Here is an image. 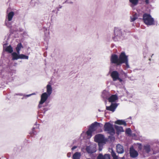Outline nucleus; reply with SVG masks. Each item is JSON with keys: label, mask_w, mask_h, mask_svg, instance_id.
Here are the masks:
<instances>
[{"label": "nucleus", "mask_w": 159, "mask_h": 159, "mask_svg": "<svg viewBox=\"0 0 159 159\" xmlns=\"http://www.w3.org/2000/svg\"><path fill=\"white\" fill-rule=\"evenodd\" d=\"M102 125V124L96 122L92 124L86 133L83 132L81 134V137L84 139L90 138L92 136V132L96 130Z\"/></svg>", "instance_id": "f257e3e1"}, {"label": "nucleus", "mask_w": 159, "mask_h": 159, "mask_svg": "<svg viewBox=\"0 0 159 159\" xmlns=\"http://www.w3.org/2000/svg\"><path fill=\"white\" fill-rule=\"evenodd\" d=\"M119 58L120 65L122 63H125L126 67L128 68H129V66L128 64V56L125 55L124 52L121 53Z\"/></svg>", "instance_id": "f03ea898"}, {"label": "nucleus", "mask_w": 159, "mask_h": 159, "mask_svg": "<svg viewBox=\"0 0 159 159\" xmlns=\"http://www.w3.org/2000/svg\"><path fill=\"white\" fill-rule=\"evenodd\" d=\"M143 20L144 23L147 25H152L154 24V20L150 15L145 13L143 16Z\"/></svg>", "instance_id": "7ed1b4c3"}, {"label": "nucleus", "mask_w": 159, "mask_h": 159, "mask_svg": "<svg viewBox=\"0 0 159 159\" xmlns=\"http://www.w3.org/2000/svg\"><path fill=\"white\" fill-rule=\"evenodd\" d=\"M104 131L111 135H113L115 131L112 125L109 122L106 123L104 126Z\"/></svg>", "instance_id": "20e7f679"}, {"label": "nucleus", "mask_w": 159, "mask_h": 159, "mask_svg": "<svg viewBox=\"0 0 159 159\" xmlns=\"http://www.w3.org/2000/svg\"><path fill=\"white\" fill-rule=\"evenodd\" d=\"M14 15V12L12 11H11L8 13L6 16L5 24L9 28H11L12 27V22L11 21Z\"/></svg>", "instance_id": "39448f33"}, {"label": "nucleus", "mask_w": 159, "mask_h": 159, "mask_svg": "<svg viewBox=\"0 0 159 159\" xmlns=\"http://www.w3.org/2000/svg\"><path fill=\"white\" fill-rule=\"evenodd\" d=\"M115 36L113 39L115 41H119L123 39V36L121 30L118 28H116L114 29Z\"/></svg>", "instance_id": "423d86ee"}, {"label": "nucleus", "mask_w": 159, "mask_h": 159, "mask_svg": "<svg viewBox=\"0 0 159 159\" xmlns=\"http://www.w3.org/2000/svg\"><path fill=\"white\" fill-rule=\"evenodd\" d=\"M94 140L98 143V144L105 143L106 142L104 136L101 134H97L95 136Z\"/></svg>", "instance_id": "0eeeda50"}, {"label": "nucleus", "mask_w": 159, "mask_h": 159, "mask_svg": "<svg viewBox=\"0 0 159 159\" xmlns=\"http://www.w3.org/2000/svg\"><path fill=\"white\" fill-rule=\"evenodd\" d=\"M47 93H42L41 96V100L39 102L38 107L39 108L42 107V105L43 104L47 99L49 96Z\"/></svg>", "instance_id": "6e6552de"}, {"label": "nucleus", "mask_w": 159, "mask_h": 159, "mask_svg": "<svg viewBox=\"0 0 159 159\" xmlns=\"http://www.w3.org/2000/svg\"><path fill=\"white\" fill-rule=\"evenodd\" d=\"M111 76L114 81L118 80L120 82L122 81V80L119 78V73L116 71H112L111 74Z\"/></svg>", "instance_id": "1a4fd4ad"}, {"label": "nucleus", "mask_w": 159, "mask_h": 159, "mask_svg": "<svg viewBox=\"0 0 159 159\" xmlns=\"http://www.w3.org/2000/svg\"><path fill=\"white\" fill-rule=\"evenodd\" d=\"M111 63L115 64L116 65H120L119 58L118 56L116 54L111 55Z\"/></svg>", "instance_id": "9d476101"}, {"label": "nucleus", "mask_w": 159, "mask_h": 159, "mask_svg": "<svg viewBox=\"0 0 159 159\" xmlns=\"http://www.w3.org/2000/svg\"><path fill=\"white\" fill-rule=\"evenodd\" d=\"M86 151L89 153H92L96 151L95 146L94 145L91 144L88 146L86 148Z\"/></svg>", "instance_id": "9b49d317"}, {"label": "nucleus", "mask_w": 159, "mask_h": 159, "mask_svg": "<svg viewBox=\"0 0 159 159\" xmlns=\"http://www.w3.org/2000/svg\"><path fill=\"white\" fill-rule=\"evenodd\" d=\"M129 153L130 157L132 158L136 157L138 155V153L135 150L133 147L130 148Z\"/></svg>", "instance_id": "f8f14e48"}, {"label": "nucleus", "mask_w": 159, "mask_h": 159, "mask_svg": "<svg viewBox=\"0 0 159 159\" xmlns=\"http://www.w3.org/2000/svg\"><path fill=\"white\" fill-rule=\"evenodd\" d=\"M117 106L116 103H111V105L109 107H106V109L113 112L115 111L116 109Z\"/></svg>", "instance_id": "ddd939ff"}, {"label": "nucleus", "mask_w": 159, "mask_h": 159, "mask_svg": "<svg viewBox=\"0 0 159 159\" xmlns=\"http://www.w3.org/2000/svg\"><path fill=\"white\" fill-rule=\"evenodd\" d=\"M117 152L118 153L121 154L124 152V150L123 146L118 144L116 146Z\"/></svg>", "instance_id": "4468645a"}, {"label": "nucleus", "mask_w": 159, "mask_h": 159, "mask_svg": "<svg viewBox=\"0 0 159 159\" xmlns=\"http://www.w3.org/2000/svg\"><path fill=\"white\" fill-rule=\"evenodd\" d=\"M139 0H129L130 6L133 8L137 6L139 3Z\"/></svg>", "instance_id": "2eb2a0df"}, {"label": "nucleus", "mask_w": 159, "mask_h": 159, "mask_svg": "<svg viewBox=\"0 0 159 159\" xmlns=\"http://www.w3.org/2000/svg\"><path fill=\"white\" fill-rule=\"evenodd\" d=\"M110 95L111 94L108 91L104 90L102 93V97L103 98L107 99L108 98Z\"/></svg>", "instance_id": "dca6fc26"}, {"label": "nucleus", "mask_w": 159, "mask_h": 159, "mask_svg": "<svg viewBox=\"0 0 159 159\" xmlns=\"http://www.w3.org/2000/svg\"><path fill=\"white\" fill-rule=\"evenodd\" d=\"M3 49L6 51L8 52L9 53H11L13 51V48L11 46L9 45L8 46L6 47V45L4 44L3 45Z\"/></svg>", "instance_id": "f3484780"}, {"label": "nucleus", "mask_w": 159, "mask_h": 159, "mask_svg": "<svg viewBox=\"0 0 159 159\" xmlns=\"http://www.w3.org/2000/svg\"><path fill=\"white\" fill-rule=\"evenodd\" d=\"M118 99L117 96L116 95H112L108 98L110 102H115Z\"/></svg>", "instance_id": "a211bd4d"}, {"label": "nucleus", "mask_w": 159, "mask_h": 159, "mask_svg": "<svg viewBox=\"0 0 159 159\" xmlns=\"http://www.w3.org/2000/svg\"><path fill=\"white\" fill-rule=\"evenodd\" d=\"M52 92V88L51 85L48 84L46 86V92L48 95L50 96Z\"/></svg>", "instance_id": "6ab92c4d"}, {"label": "nucleus", "mask_w": 159, "mask_h": 159, "mask_svg": "<svg viewBox=\"0 0 159 159\" xmlns=\"http://www.w3.org/2000/svg\"><path fill=\"white\" fill-rule=\"evenodd\" d=\"M97 159H110V155L106 154L104 156L101 154H100L98 157Z\"/></svg>", "instance_id": "aec40b11"}, {"label": "nucleus", "mask_w": 159, "mask_h": 159, "mask_svg": "<svg viewBox=\"0 0 159 159\" xmlns=\"http://www.w3.org/2000/svg\"><path fill=\"white\" fill-rule=\"evenodd\" d=\"M20 53L16 52H13L11 53L12 59L13 60H16L19 59Z\"/></svg>", "instance_id": "412c9836"}, {"label": "nucleus", "mask_w": 159, "mask_h": 159, "mask_svg": "<svg viewBox=\"0 0 159 159\" xmlns=\"http://www.w3.org/2000/svg\"><path fill=\"white\" fill-rule=\"evenodd\" d=\"M23 48V47L21 43H19L16 47V51L18 53H20V51L21 49Z\"/></svg>", "instance_id": "4be33fe9"}, {"label": "nucleus", "mask_w": 159, "mask_h": 159, "mask_svg": "<svg viewBox=\"0 0 159 159\" xmlns=\"http://www.w3.org/2000/svg\"><path fill=\"white\" fill-rule=\"evenodd\" d=\"M115 123L119 125H124L125 126L126 125L125 122L123 120H118L115 121Z\"/></svg>", "instance_id": "5701e85b"}, {"label": "nucleus", "mask_w": 159, "mask_h": 159, "mask_svg": "<svg viewBox=\"0 0 159 159\" xmlns=\"http://www.w3.org/2000/svg\"><path fill=\"white\" fill-rule=\"evenodd\" d=\"M81 156L80 152H76L73 155V159H80Z\"/></svg>", "instance_id": "b1692460"}, {"label": "nucleus", "mask_w": 159, "mask_h": 159, "mask_svg": "<svg viewBox=\"0 0 159 159\" xmlns=\"http://www.w3.org/2000/svg\"><path fill=\"white\" fill-rule=\"evenodd\" d=\"M115 128L118 132H124V130L123 127L121 126L115 125Z\"/></svg>", "instance_id": "393cba45"}, {"label": "nucleus", "mask_w": 159, "mask_h": 159, "mask_svg": "<svg viewBox=\"0 0 159 159\" xmlns=\"http://www.w3.org/2000/svg\"><path fill=\"white\" fill-rule=\"evenodd\" d=\"M144 151L147 153H148L150 151V147L149 145H145L144 146Z\"/></svg>", "instance_id": "a878e982"}, {"label": "nucleus", "mask_w": 159, "mask_h": 159, "mask_svg": "<svg viewBox=\"0 0 159 159\" xmlns=\"http://www.w3.org/2000/svg\"><path fill=\"white\" fill-rule=\"evenodd\" d=\"M19 59H28L29 57L23 54H20L19 55Z\"/></svg>", "instance_id": "bb28decb"}, {"label": "nucleus", "mask_w": 159, "mask_h": 159, "mask_svg": "<svg viewBox=\"0 0 159 159\" xmlns=\"http://www.w3.org/2000/svg\"><path fill=\"white\" fill-rule=\"evenodd\" d=\"M111 155L113 159H118V156L116 155V153L113 150H112L111 152Z\"/></svg>", "instance_id": "cd10ccee"}, {"label": "nucleus", "mask_w": 159, "mask_h": 159, "mask_svg": "<svg viewBox=\"0 0 159 159\" xmlns=\"http://www.w3.org/2000/svg\"><path fill=\"white\" fill-rule=\"evenodd\" d=\"M138 18L137 15L135 14L131 17V21H134Z\"/></svg>", "instance_id": "c85d7f7f"}, {"label": "nucleus", "mask_w": 159, "mask_h": 159, "mask_svg": "<svg viewBox=\"0 0 159 159\" xmlns=\"http://www.w3.org/2000/svg\"><path fill=\"white\" fill-rule=\"evenodd\" d=\"M125 132L127 134L130 135L131 134V130L130 128H128L126 130Z\"/></svg>", "instance_id": "c756f323"}, {"label": "nucleus", "mask_w": 159, "mask_h": 159, "mask_svg": "<svg viewBox=\"0 0 159 159\" xmlns=\"http://www.w3.org/2000/svg\"><path fill=\"white\" fill-rule=\"evenodd\" d=\"M46 32H45V35L46 36V37L48 38L49 37V32L47 30H46Z\"/></svg>", "instance_id": "7c9ffc66"}, {"label": "nucleus", "mask_w": 159, "mask_h": 159, "mask_svg": "<svg viewBox=\"0 0 159 159\" xmlns=\"http://www.w3.org/2000/svg\"><path fill=\"white\" fill-rule=\"evenodd\" d=\"M103 143L98 144L99 150V151H102V146L103 145Z\"/></svg>", "instance_id": "2f4dec72"}, {"label": "nucleus", "mask_w": 159, "mask_h": 159, "mask_svg": "<svg viewBox=\"0 0 159 159\" xmlns=\"http://www.w3.org/2000/svg\"><path fill=\"white\" fill-rule=\"evenodd\" d=\"M65 2L70 4H72L73 3L72 1H69V0H67Z\"/></svg>", "instance_id": "473e14b6"}, {"label": "nucleus", "mask_w": 159, "mask_h": 159, "mask_svg": "<svg viewBox=\"0 0 159 159\" xmlns=\"http://www.w3.org/2000/svg\"><path fill=\"white\" fill-rule=\"evenodd\" d=\"M35 93H32V94H30L27 95H25V96H26L27 97H30V96H31L32 95H35Z\"/></svg>", "instance_id": "72a5a7b5"}, {"label": "nucleus", "mask_w": 159, "mask_h": 159, "mask_svg": "<svg viewBox=\"0 0 159 159\" xmlns=\"http://www.w3.org/2000/svg\"><path fill=\"white\" fill-rule=\"evenodd\" d=\"M77 148V147L76 146H74L73 147H72L71 148L72 150H74Z\"/></svg>", "instance_id": "f704fd0d"}, {"label": "nucleus", "mask_w": 159, "mask_h": 159, "mask_svg": "<svg viewBox=\"0 0 159 159\" xmlns=\"http://www.w3.org/2000/svg\"><path fill=\"white\" fill-rule=\"evenodd\" d=\"M71 156V153H69L67 154V156L68 157H70Z\"/></svg>", "instance_id": "c9c22d12"}, {"label": "nucleus", "mask_w": 159, "mask_h": 159, "mask_svg": "<svg viewBox=\"0 0 159 159\" xmlns=\"http://www.w3.org/2000/svg\"><path fill=\"white\" fill-rule=\"evenodd\" d=\"M145 2L146 4H148L149 2V0H145Z\"/></svg>", "instance_id": "e433bc0d"}, {"label": "nucleus", "mask_w": 159, "mask_h": 159, "mask_svg": "<svg viewBox=\"0 0 159 159\" xmlns=\"http://www.w3.org/2000/svg\"><path fill=\"white\" fill-rule=\"evenodd\" d=\"M122 72H123V73L124 74L125 76V77H127V74L126 73H124L122 70Z\"/></svg>", "instance_id": "4c0bfd02"}, {"label": "nucleus", "mask_w": 159, "mask_h": 159, "mask_svg": "<svg viewBox=\"0 0 159 159\" xmlns=\"http://www.w3.org/2000/svg\"><path fill=\"white\" fill-rule=\"evenodd\" d=\"M132 136H135V134H132Z\"/></svg>", "instance_id": "58836bf2"}, {"label": "nucleus", "mask_w": 159, "mask_h": 159, "mask_svg": "<svg viewBox=\"0 0 159 159\" xmlns=\"http://www.w3.org/2000/svg\"><path fill=\"white\" fill-rule=\"evenodd\" d=\"M121 159H124V157H123L121 158Z\"/></svg>", "instance_id": "ea45409f"}, {"label": "nucleus", "mask_w": 159, "mask_h": 159, "mask_svg": "<svg viewBox=\"0 0 159 159\" xmlns=\"http://www.w3.org/2000/svg\"><path fill=\"white\" fill-rule=\"evenodd\" d=\"M34 129V128H33V129ZM32 132H32V133H34V132H33V130H32Z\"/></svg>", "instance_id": "a19ab883"}, {"label": "nucleus", "mask_w": 159, "mask_h": 159, "mask_svg": "<svg viewBox=\"0 0 159 159\" xmlns=\"http://www.w3.org/2000/svg\"><path fill=\"white\" fill-rule=\"evenodd\" d=\"M129 78H130V77H129Z\"/></svg>", "instance_id": "79ce46f5"}]
</instances>
